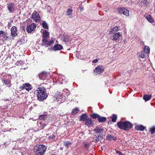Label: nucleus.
I'll return each mask as SVG.
<instances>
[{
    "mask_svg": "<svg viewBox=\"0 0 155 155\" xmlns=\"http://www.w3.org/2000/svg\"><path fill=\"white\" fill-rule=\"evenodd\" d=\"M37 98L40 101H42L46 99L48 95L46 93V89L43 87H39L38 88Z\"/></svg>",
    "mask_w": 155,
    "mask_h": 155,
    "instance_id": "f257e3e1",
    "label": "nucleus"
},
{
    "mask_svg": "<svg viewBox=\"0 0 155 155\" xmlns=\"http://www.w3.org/2000/svg\"><path fill=\"white\" fill-rule=\"evenodd\" d=\"M117 125L119 128L125 130H128L133 127V124L128 121L118 122Z\"/></svg>",
    "mask_w": 155,
    "mask_h": 155,
    "instance_id": "f03ea898",
    "label": "nucleus"
},
{
    "mask_svg": "<svg viewBox=\"0 0 155 155\" xmlns=\"http://www.w3.org/2000/svg\"><path fill=\"white\" fill-rule=\"evenodd\" d=\"M46 149V147L44 145H39L34 147V151L36 155H44Z\"/></svg>",
    "mask_w": 155,
    "mask_h": 155,
    "instance_id": "7ed1b4c3",
    "label": "nucleus"
},
{
    "mask_svg": "<svg viewBox=\"0 0 155 155\" xmlns=\"http://www.w3.org/2000/svg\"><path fill=\"white\" fill-rule=\"evenodd\" d=\"M118 10L120 14H123L127 16H129V10L124 7H120L118 8Z\"/></svg>",
    "mask_w": 155,
    "mask_h": 155,
    "instance_id": "20e7f679",
    "label": "nucleus"
},
{
    "mask_svg": "<svg viewBox=\"0 0 155 155\" xmlns=\"http://www.w3.org/2000/svg\"><path fill=\"white\" fill-rule=\"evenodd\" d=\"M47 38H44L42 39V45L45 46L47 47L48 46H51L52 43H53L54 40L53 39H50L49 40H47Z\"/></svg>",
    "mask_w": 155,
    "mask_h": 155,
    "instance_id": "39448f33",
    "label": "nucleus"
},
{
    "mask_svg": "<svg viewBox=\"0 0 155 155\" xmlns=\"http://www.w3.org/2000/svg\"><path fill=\"white\" fill-rule=\"evenodd\" d=\"M36 27V25L34 23L30 25H27L26 30L28 32L30 33L34 31Z\"/></svg>",
    "mask_w": 155,
    "mask_h": 155,
    "instance_id": "423d86ee",
    "label": "nucleus"
},
{
    "mask_svg": "<svg viewBox=\"0 0 155 155\" xmlns=\"http://www.w3.org/2000/svg\"><path fill=\"white\" fill-rule=\"evenodd\" d=\"M31 18L36 22H39L41 20L39 14L36 11H34L32 13Z\"/></svg>",
    "mask_w": 155,
    "mask_h": 155,
    "instance_id": "0eeeda50",
    "label": "nucleus"
},
{
    "mask_svg": "<svg viewBox=\"0 0 155 155\" xmlns=\"http://www.w3.org/2000/svg\"><path fill=\"white\" fill-rule=\"evenodd\" d=\"M20 88L21 90L25 89L27 91H29L32 89V86L29 83H26L25 84H23L22 86L20 87Z\"/></svg>",
    "mask_w": 155,
    "mask_h": 155,
    "instance_id": "6e6552de",
    "label": "nucleus"
},
{
    "mask_svg": "<svg viewBox=\"0 0 155 155\" xmlns=\"http://www.w3.org/2000/svg\"><path fill=\"white\" fill-rule=\"evenodd\" d=\"M94 135L95 137L93 138V141L95 143L98 142L99 141H100L103 139V135L101 133L97 134V135L96 134L94 135Z\"/></svg>",
    "mask_w": 155,
    "mask_h": 155,
    "instance_id": "1a4fd4ad",
    "label": "nucleus"
},
{
    "mask_svg": "<svg viewBox=\"0 0 155 155\" xmlns=\"http://www.w3.org/2000/svg\"><path fill=\"white\" fill-rule=\"evenodd\" d=\"M7 8L10 13L13 12L15 8V5L12 3H10L7 4Z\"/></svg>",
    "mask_w": 155,
    "mask_h": 155,
    "instance_id": "9d476101",
    "label": "nucleus"
},
{
    "mask_svg": "<svg viewBox=\"0 0 155 155\" xmlns=\"http://www.w3.org/2000/svg\"><path fill=\"white\" fill-rule=\"evenodd\" d=\"M84 124L88 127H93L94 124V121L90 118H88L85 121Z\"/></svg>",
    "mask_w": 155,
    "mask_h": 155,
    "instance_id": "9b49d317",
    "label": "nucleus"
},
{
    "mask_svg": "<svg viewBox=\"0 0 155 155\" xmlns=\"http://www.w3.org/2000/svg\"><path fill=\"white\" fill-rule=\"evenodd\" d=\"M54 98L57 100L58 101H59V99H61V102H63L65 100H64V97L63 96V94H62L61 95V93L58 92H57V93Z\"/></svg>",
    "mask_w": 155,
    "mask_h": 155,
    "instance_id": "f8f14e48",
    "label": "nucleus"
},
{
    "mask_svg": "<svg viewBox=\"0 0 155 155\" xmlns=\"http://www.w3.org/2000/svg\"><path fill=\"white\" fill-rule=\"evenodd\" d=\"M11 35L12 37H14L17 35V29L15 26H14L12 27L11 29Z\"/></svg>",
    "mask_w": 155,
    "mask_h": 155,
    "instance_id": "ddd939ff",
    "label": "nucleus"
},
{
    "mask_svg": "<svg viewBox=\"0 0 155 155\" xmlns=\"http://www.w3.org/2000/svg\"><path fill=\"white\" fill-rule=\"evenodd\" d=\"M47 76V73L45 72H43L38 74V76L40 79L45 80Z\"/></svg>",
    "mask_w": 155,
    "mask_h": 155,
    "instance_id": "4468645a",
    "label": "nucleus"
},
{
    "mask_svg": "<svg viewBox=\"0 0 155 155\" xmlns=\"http://www.w3.org/2000/svg\"><path fill=\"white\" fill-rule=\"evenodd\" d=\"M102 66H98L95 69L94 71V73L96 75L100 74L102 72Z\"/></svg>",
    "mask_w": 155,
    "mask_h": 155,
    "instance_id": "2eb2a0df",
    "label": "nucleus"
},
{
    "mask_svg": "<svg viewBox=\"0 0 155 155\" xmlns=\"http://www.w3.org/2000/svg\"><path fill=\"white\" fill-rule=\"evenodd\" d=\"M70 92L67 89H64L63 90V93L62 94L64 97V100L67 99V96L69 95Z\"/></svg>",
    "mask_w": 155,
    "mask_h": 155,
    "instance_id": "dca6fc26",
    "label": "nucleus"
},
{
    "mask_svg": "<svg viewBox=\"0 0 155 155\" xmlns=\"http://www.w3.org/2000/svg\"><path fill=\"white\" fill-rule=\"evenodd\" d=\"M2 82L5 85L8 87H10L11 86L12 84L11 83V81L8 79L5 78L2 80Z\"/></svg>",
    "mask_w": 155,
    "mask_h": 155,
    "instance_id": "f3484780",
    "label": "nucleus"
},
{
    "mask_svg": "<svg viewBox=\"0 0 155 155\" xmlns=\"http://www.w3.org/2000/svg\"><path fill=\"white\" fill-rule=\"evenodd\" d=\"M49 35V34L48 31L45 30L43 31V35H42V38H47V37Z\"/></svg>",
    "mask_w": 155,
    "mask_h": 155,
    "instance_id": "a211bd4d",
    "label": "nucleus"
},
{
    "mask_svg": "<svg viewBox=\"0 0 155 155\" xmlns=\"http://www.w3.org/2000/svg\"><path fill=\"white\" fill-rule=\"evenodd\" d=\"M62 48L63 47L61 45L57 44L53 46V49L54 51L60 50H61Z\"/></svg>",
    "mask_w": 155,
    "mask_h": 155,
    "instance_id": "6ab92c4d",
    "label": "nucleus"
},
{
    "mask_svg": "<svg viewBox=\"0 0 155 155\" xmlns=\"http://www.w3.org/2000/svg\"><path fill=\"white\" fill-rule=\"evenodd\" d=\"M145 17L149 22L151 23H153L154 20L150 15L146 14Z\"/></svg>",
    "mask_w": 155,
    "mask_h": 155,
    "instance_id": "aec40b11",
    "label": "nucleus"
},
{
    "mask_svg": "<svg viewBox=\"0 0 155 155\" xmlns=\"http://www.w3.org/2000/svg\"><path fill=\"white\" fill-rule=\"evenodd\" d=\"M121 34L120 32H117L114 34L113 36V40H118L119 37L120 36Z\"/></svg>",
    "mask_w": 155,
    "mask_h": 155,
    "instance_id": "412c9836",
    "label": "nucleus"
},
{
    "mask_svg": "<svg viewBox=\"0 0 155 155\" xmlns=\"http://www.w3.org/2000/svg\"><path fill=\"white\" fill-rule=\"evenodd\" d=\"M103 129L101 128V127H97L95 128L94 130L93 131L94 132H95L96 134L97 133L99 134L101 133V132L103 130Z\"/></svg>",
    "mask_w": 155,
    "mask_h": 155,
    "instance_id": "4be33fe9",
    "label": "nucleus"
},
{
    "mask_svg": "<svg viewBox=\"0 0 155 155\" xmlns=\"http://www.w3.org/2000/svg\"><path fill=\"white\" fill-rule=\"evenodd\" d=\"M88 118V116L86 114H83L80 117V120L83 121H85Z\"/></svg>",
    "mask_w": 155,
    "mask_h": 155,
    "instance_id": "5701e85b",
    "label": "nucleus"
},
{
    "mask_svg": "<svg viewBox=\"0 0 155 155\" xmlns=\"http://www.w3.org/2000/svg\"><path fill=\"white\" fill-rule=\"evenodd\" d=\"M106 139L110 140H116L117 138L116 137L112 136L111 135H108L106 136Z\"/></svg>",
    "mask_w": 155,
    "mask_h": 155,
    "instance_id": "b1692460",
    "label": "nucleus"
},
{
    "mask_svg": "<svg viewBox=\"0 0 155 155\" xmlns=\"http://www.w3.org/2000/svg\"><path fill=\"white\" fill-rule=\"evenodd\" d=\"M119 30V27L117 26L113 28L110 29L109 32L110 34L114 33L118 31Z\"/></svg>",
    "mask_w": 155,
    "mask_h": 155,
    "instance_id": "393cba45",
    "label": "nucleus"
},
{
    "mask_svg": "<svg viewBox=\"0 0 155 155\" xmlns=\"http://www.w3.org/2000/svg\"><path fill=\"white\" fill-rule=\"evenodd\" d=\"M97 120L100 122H104L107 120V119L106 117H101L99 115Z\"/></svg>",
    "mask_w": 155,
    "mask_h": 155,
    "instance_id": "a878e982",
    "label": "nucleus"
},
{
    "mask_svg": "<svg viewBox=\"0 0 155 155\" xmlns=\"http://www.w3.org/2000/svg\"><path fill=\"white\" fill-rule=\"evenodd\" d=\"M151 97V95H145L143 96V99L146 101H147L149 100Z\"/></svg>",
    "mask_w": 155,
    "mask_h": 155,
    "instance_id": "bb28decb",
    "label": "nucleus"
},
{
    "mask_svg": "<svg viewBox=\"0 0 155 155\" xmlns=\"http://www.w3.org/2000/svg\"><path fill=\"white\" fill-rule=\"evenodd\" d=\"M135 128L136 130H137L143 131L145 127L142 125H138L136 126Z\"/></svg>",
    "mask_w": 155,
    "mask_h": 155,
    "instance_id": "cd10ccee",
    "label": "nucleus"
},
{
    "mask_svg": "<svg viewBox=\"0 0 155 155\" xmlns=\"http://www.w3.org/2000/svg\"><path fill=\"white\" fill-rule=\"evenodd\" d=\"M63 40L64 42H66L67 43L69 42L70 41V38L69 36L65 35L63 37Z\"/></svg>",
    "mask_w": 155,
    "mask_h": 155,
    "instance_id": "c85d7f7f",
    "label": "nucleus"
},
{
    "mask_svg": "<svg viewBox=\"0 0 155 155\" xmlns=\"http://www.w3.org/2000/svg\"><path fill=\"white\" fill-rule=\"evenodd\" d=\"M144 52L147 54H149L150 51V48L148 46H145L144 49Z\"/></svg>",
    "mask_w": 155,
    "mask_h": 155,
    "instance_id": "c756f323",
    "label": "nucleus"
},
{
    "mask_svg": "<svg viewBox=\"0 0 155 155\" xmlns=\"http://www.w3.org/2000/svg\"><path fill=\"white\" fill-rule=\"evenodd\" d=\"M99 116V114L95 113L93 114L90 115L91 117L93 119L97 118V119H98Z\"/></svg>",
    "mask_w": 155,
    "mask_h": 155,
    "instance_id": "7c9ffc66",
    "label": "nucleus"
},
{
    "mask_svg": "<svg viewBox=\"0 0 155 155\" xmlns=\"http://www.w3.org/2000/svg\"><path fill=\"white\" fill-rule=\"evenodd\" d=\"M48 117L45 114L40 115L39 116V118L40 120H45Z\"/></svg>",
    "mask_w": 155,
    "mask_h": 155,
    "instance_id": "2f4dec72",
    "label": "nucleus"
},
{
    "mask_svg": "<svg viewBox=\"0 0 155 155\" xmlns=\"http://www.w3.org/2000/svg\"><path fill=\"white\" fill-rule=\"evenodd\" d=\"M73 12L72 9L71 8H68L66 11V15L68 16L71 15Z\"/></svg>",
    "mask_w": 155,
    "mask_h": 155,
    "instance_id": "473e14b6",
    "label": "nucleus"
},
{
    "mask_svg": "<svg viewBox=\"0 0 155 155\" xmlns=\"http://www.w3.org/2000/svg\"><path fill=\"white\" fill-rule=\"evenodd\" d=\"M79 111L77 108H75L73 109L71 112V114L72 115H74L78 113Z\"/></svg>",
    "mask_w": 155,
    "mask_h": 155,
    "instance_id": "72a5a7b5",
    "label": "nucleus"
},
{
    "mask_svg": "<svg viewBox=\"0 0 155 155\" xmlns=\"http://www.w3.org/2000/svg\"><path fill=\"white\" fill-rule=\"evenodd\" d=\"M42 25L43 27V28L46 29H48V26L47 24V23L45 21H43L42 23Z\"/></svg>",
    "mask_w": 155,
    "mask_h": 155,
    "instance_id": "f704fd0d",
    "label": "nucleus"
},
{
    "mask_svg": "<svg viewBox=\"0 0 155 155\" xmlns=\"http://www.w3.org/2000/svg\"><path fill=\"white\" fill-rule=\"evenodd\" d=\"M144 52L141 51L138 53L139 56L141 58H145V54H144Z\"/></svg>",
    "mask_w": 155,
    "mask_h": 155,
    "instance_id": "c9c22d12",
    "label": "nucleus"
},
{
    "mask_svg": "<svg viewBox=\"0 0 155 155\" xmlns=\"http://www.w3.org/2000/svg\"><path fill=\"white\" fill-rule=\"evenodd\" d=\"M112 121L113 122H115L117 119V116L113 114V116L111 117Z\"/></svg>",
    "mask_w": 155,
    "mask_h": 155,
    "instance_id": "e433bc0d",
    "label": "nucleus"
},
{
    "mask_svg": "<svg viewBox=\"0 0 155 155\" xmlns=\"http://www.w3.org/2000/svg\"><path fill=\"white\" fill-rule=\"evenodd\" d=\"M3 35V38L5 39L6 40H8L9 38V37L7 36L6 34H5L4 32Z\"/></svg>",
    "mask_w": 155,
    "mask_h": 155,
    "instance_id": "4c0bfd02",
    "label": "nucleus"
},
{
    "mask_svg": "<svg viewBox=\"0 0 155 155\" xmlns=\"http://www.w3.org/2000/svg\"><path fill=\"white\" fill-rule=\"evenodd\" d=\"M71 143L69 141H66L64 142V145L68 147V146L71 144Z\"/></svg>",
    "mask_w": 155,
    "mask_h": 155,
    "instance_id": "58836bf2",
    "label": "nucleus"
},
{
    "mask_svg": "<svg viewBox=\"0 0 155 155\" xmlns=\"http://www.w3.org/2000/svg\"><path fill=\"white\" fill-rule=\"evenodd\" d=\"M150 132L151 134H153L155 132V127H153L150 129Z\"/></svg>",
    "mask_w": 155,
    "mask_h": 155,
    "instance_id": "ea45409f",
    "label": "nucleus"
},
{
    "mask_svg": "<svg viewBox=\"0 0 155 155\" xmlns=\"http://www.w3.org/2000/svg\"><path fill=\"white\" fill-rule=\"evenodd\" d=\"M142 2L143 4L145 5H147L148 3L147 2V0H144Z\"/></svg>",
    "mask_w": 155,
    "mask_h": 155,
    "instance_id": "a19ab883",
    "label": "nucleus"
},
{
    "mask_svg": "<svg viewBox=\"0 0 155 155\" xmlns=\"http://www.w3.org/2000/svg\"><path fill=\"white\" fill-rule=\"evenodd\" d=\"M89 143H85V144L84 147L85 148H89Z\"/></svg>",
    "mask_w": 155,
    "mask_h": 155,
    "instance_id": "79ce46f5",
    "label": "nucleus"
},
{
    "mask_svg": "<svg viewBox=\"0 0 155 155\" xmlns=\"http://www.w3.org/2000/svg\"><path fill=\"white\" fill-rule=\"evenodd\" d=\"M55 137V136L53 134H52L49 137V139H52L53 138H54Z\"/></svg>",
    "mask_w": 155,
    "mask_h": 155,
    "instance_id": "37998d69",
    "label": "nucleus"
},
{
    "mask_svg": "<svg viewBox=\"0 0 155 155\" xmlns=\"http://www.w3.org/2000/svg\"><path fill=\"white\" fill-rule=\"evenodd\" d=\"M98 62V60L97 59H94L93 60L92 62L93 63H96Z\"/></svg>",
    "mask_w": 155,
    "mask_h": 155,
    "instance_id": "c03bdc74",
    "label": "nucleus"
},
{
    "mask_svg": "<svg viewBox=\"0 0 155 155\" xmlns=\"http://www.w3.org/2000/svg\"><path fill=\"white\" fill-rule=\"evenodd\" d=\"M40 124L42 126V129H43L46 126V124H44L43 123H42V124H42V123L41 122L40 123Z\"/></svg>",
    "mask_w": 155,
    "mask_h": 155,
    "instance_id": "a18cd8bd",
    "label": "nucleus"
},
{
    "mask_svg": "<svg viewBox=\"0 0 155 155\" xmlns=\"http://www.w3.org/2000/svg\"><path fill=\"white\" fill-rule=\"evenodd\" d=\"M116 153L118 154L119 155H121L122 153L121 152L118 150H116Z\"/></svg>",
    "mask_w": 155,
    "mask_h": 155,
    "instance_id": "49530a36",
    "label": "nucleus"
},
{
    "mask_svg": "<svg viewBox=\"0 0 155 155\" xmlns=\"http://www.w3.org/2000/svg\"><path fill=\"white\" fill-rule=\"evenodd\" d=\"M12 26V23L11 22H9L8 23V27H11Z\"/></svg>",
    "mask_w": 155,
    "mask_h": 155,
    "instance_id": "de8ad7c7",
    "label": "nucleus"
},
{
    "mask_svg": "<svg viewBox=\"0 0 155 155\" xmlns=\"http://www.w3.org/2000/svg\"><path fill=\"white\" fill-rule=\"evenodd\" d=\"M4 33V32L3 31H0V37L1 35L3 34Z\"/></svg>",
    "mask_w": 155,
    "mask_h": 155,
    "instance_id": "09e8293b",
    "label": "nucleus"
},
{
    "mask_svg": "<svg viewBox=\"0 0 155 155\" xmlns=\"http://www.w3.org/2000/svg\"><path fill=\"white\" fill-rule=\"evenodd\" d=\"M79 8L80 9L81 11H82L83 10V7L82 6L79 7Z\"/></svg>",
    "mask_w": 155,
    "mask_h": 155,
    "instance_id": "8fccbe9b",
    "label": "nucleus"
},
{
    "mask_svg": "<svg viewBox=\"0 0 155 155\" xmlns=\"http://www.w3.org/2000/svg\"><path fill=\"white\" fill-rule=\"evenodd\" d=\"M121 155H126L125 154H124L123 153H122L121 154Z\"/></svg>",
    "mask_w": 155,
    "mask_h": 155,
    "instance_id": "3c124183",
    "label": "nucleus"
},
{
    "mask_svg": "<svg viewBox=\"0 0 155 155\" xmlns=\"http://www.w3.org/2000/svg\"><path fill=\"white\" fill-rule=\"evenodd\" d=\"M60 149H61V150H62V147H61V148H60Z\"/></svg>",
    "mask_w": 155,
    "mask_h": 155,
    "instance_id": "603ef678",
    "label": "nucleus"
},
{
    "mask_svg": "<svg viewBox=\"0 0 155 155\" xmlns=\"http://www.w3.org/2000/svg\"><path fill=\"white\" fill-rule=\"evenodd\" d=\"M54 155V154H52V155Z\"/></svg>",
    "mask_w": 155,
    "mask_h": 155,
    "instance_id": "864d4df0",
    "label": "nucleus"
}]
</instances>
